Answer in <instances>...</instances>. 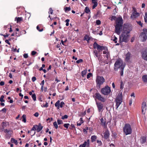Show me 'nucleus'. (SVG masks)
<instances>
[{"instance_id":"nucleus-1","label":"nucleus","mask_w":147,"mask_h":147,"mask_svg":"<svg viewBox=\"0 0 147 147\" xmlns=\"http://www.w3.org/2000/svg\"><path fill=\"white\" fill-rule=\"evenodd\" d=\"M115 23V31L116 33L119 35L121 32L123 23V20L122 17H119L117 18Z\"/></svg>"},{"instance_id":"nucleus-2","label":"nucleus","mask_w":147,"mask_h":147,"mask_svg":"<svg viewBox=\"0 0 147 147\" xmlns=\"http://www.w3.org/2000/svg\"><path fill=\"white\" fill-rule=\"evenodd\" d=\"M125 66L123 65V61L120 59H118L115 62L114 67V69L115 71H117L119 68L124 67Z\"/></svg>"},{"instance_id":"nucleus-3","label":"nucleus","mask_w":147,"mask_h":147,"mask_svg":"<svg viewBox=\"0 0 147 147\" xmlns=\"http://www.w3.org/2000/svg\"><path fill=\"white\" fill-rule=\"evenodd\" d=\"M123 131L125 135L131 134L132 130L130 125L128 123L125 124L123 128Z\"/></svg>"},{"instance_id":"nucleus-4","label":"nucleus","mask_w":147,"mask_h":147,"mask_svg":"<svg viewBox=\"0 0 147 147\" xmlns=\"http://www.w3.org/2000/svg\"><path fill=\"white\" fill-rule=\"evenodd\" d=\"M129 37V34L122 32L119 37V43L122 42H127Z\"/></svg>"},{"instance_id":"nucleus-5","label":"nucleus","mask_w":147,"mask_h":147,"mask_svg":"<svg viewBox=\"0 0 147 147\" xmlns=\"http://www.w3.org/2000/svg\"><path fill=\"white\" fill-rule=\"evenodd\" d=\"M96 86L100 87L101 85H102L105 82V79L102 76H98L96 77Z\"/></svg>"},{"instance_id":"nucleus-6","label":"nucleus","mask_w":147,"mask_h":147,"mask_svg":"<svg viewBox=\"0 0 147 147\" xmlns=\"http://www.w3.org/2000/svg\"><path fill=\"white\" fill-rule=\"evenodd\" d=\"M132 29L131 25L128 24H124L123 27V32L129 34Z\"/></svg>"},{"instance_id":"nucleus-7","label":"nucleus","mask_w":147,"mask_h":147,"mask_svg":"<svg viewBox=\"0 0 147 147\" xmlns=\"http://www.w3.org/2000/svg\"><path fill=\"white\" fill-rule=\"evenodd\" d=\"M122 93H121L120 94H118L115 100L116 103L115 105L116 109H117L119 105L121 104L122 102Z\"/></svg>"},{"instance_id":"nucleus-8","label":"nucleus","mask_w":147,"mask_h":147,"mask_svg":"<svg viewBox=\"0 0 147 147\" xmlns=\"http://www.w3.org/2000/svg\"><path fill=\"white\" fill-rule=\"evenodd\" d=\"M111 91L110 88L107 86L102 88L101 90V92L104 95H108Z\"/></svg>"},{"instance_id":"nucleus-9","label":"nucleus","mask_w":147,"mask_h":147,"mask_svg":"<svg viewBox=\"0 0 147 147\" xmlns=\"http://www.w3.org/2000/svg\"><path fill=\"white\" fill-rule=\"evenodd\" d=\"M147 29H143V32L141 33L140 36V38L142 41L144 42L147 39Z\"/></svg>"},{"instance_id":"nucleus-10","label":"nucleus","mask_w":147,"mask_h":147,"mask_svg":"<svg viewBox=\"0 0 147 147\" xmlns=\"http://www.w3.org/2000/svg\"><path fill=\"white\" fill-rule=\"evenodd\" d=\"M93 46L94 49H97V50H98V53H99L103 50H105V49L107 48L106 46H103L100 45L96 42H94Z\"/></svg>"},{"instance_id":"nucleus-11","label":"nucleus","mask_w":147,"mask_h":147,"mask_svg":"<svg viewBox=\"0 0 147 147\" xmlns=\"http://www.w3.org/2000/svg\"><path fill=\"white\" fill-rule=\"evenodd\" d=\"M93 97L95 99H96L102 102H105L106 100V99L102 96L98 92L96 93L95 95L93 96Z\"/></svg>"},{"instance_id":"nucleus-12","label":"nucleus","mask_w":147,"mask_h":147,"mask_svg":"<svg viewBox=\"0 0 147 147\" xmlns=\"http://www.w3.org/2000/svg\"><path fill=\"white\" fill-rule=\"evenodd\" d=\"M4 132L6 134L5 137L6 138L9 139L11 137L12 134L13 133V131L12 130H9L7 129H4Z\"/></svg>"},{"instance_id":"nucleus-13","label":"nucleus","mask_w":147,"mask_h":147,"mask_svg":"<svg viewBox=\"0 0 147 147\" xmlns=\"http://www.w3.org/2000/svg\"><path fill=\"white\" fill-rule=\"evenodd\" d=\"M141 54L142 58L147 61V49L142 51L141 52Z\"/></svg>"},{"instance_id":"nucleus-14","label":"nucleus","mask_w":147,"mask_h":147,"mask_svg":"<svg viewBox=\"0 0 147 147\" xmlns=\"http://www.w3.org/2000/svg\"><path fill=\"white\" fill-rule=\"evenodd\" d=\"M103 137L105 139L107 140L109 138V135L110 133L108 129H106L104 133H103Z\"/></svg>"},{"instance_id":"nucleus-15","label":"nucleus","mask_w":147,"mask_h":147,"mask_svg":"<svg viewBox=\"0 0 147 147\" xmlns=\"http://www.w3.org/2000/svg\"><path fill=\"white\" fill-rule=\"evenodd\" d=\"M96 105L98 112H100L103 108V104L100 102H96Z\"/></svg>"},{"instance_id":"nucleus-16","label":"nucleus","mask_w":147,"mask_h":147,"mask_svg":"<svg viewBox=\"0 0 147 147\" xmlns=\"http://www.w3.org/2000/svg\"><path fill=\"white\" fill-rule=\"evenodd\" d=\"M146 109V104L145 102H143L142 103V113L144 114L145 113V111Z\"/></svg>"},{"instance_id":"nucleus-17","label":"nucleus","mask_w":147,"mask_h":147,"mask_svg":"<svg viewBox=\"0 0 147 147\" xmlns=\"http://www.w3.org/2000/svg\"><path fill=\"white\" fill-rule=\"evenodd\" d=\"M101 122V125L103 126L105 128H107V124L106 123V121H104L103 118H102L100 119Z\"/></svg>"},{"instance_id":"nucleus-18","label":"nucleus","mask_w":147,"mask_h":147,"mask_svg":"<svg viewBox=\"0 0 147 147\" xmlns=\"http://www.w3.org/2000/svg\"><path fill=\"white\" fill-rule=\"evenodd\" d=\"M131 54L130 53L128 52L125 55V60L127 62H128L131 57Z\"/></svg>"},{"instance_id":"nucleus-19","label":"nucleus","mask_w":147,"mask_h":147,"mask_svg":"<svg viewBox=\"0 0 147 147\" xmlns=\"http://www.w3.org/2000/svg\"><path fill=\"white\" fill-rule=\"evenodd\" d=\"M92 3L94 4L92 6V8L93 9L98 5V0H92Z\"/></svg>"},{"instance_id":"nucleus-20","label":"nucleus","mask_w":147,"mask_h":147,"mask_svg":"<svg viewBox=\"0 0 147 147\" xmlns=\"http://www.w3.org/2000/svg\"><path fill=\"white\" fill-rule=\"evenodd\" d=\"M43 127V126L41 125L40 123H39L38 125H37V127L36 129L37 132H38L41 131Z\"/></svg>"},{"instance_id":"nucleus-21","label":"nucleus","mask_w":147,"mask_h":147,"mask_svg":"<svg viewBox=\"0 0 147 147\" xmlns=\"http://www.w3.org/2000/svg\"><path fill=\"white\" fill-rule=\"evenodd\" d=\"M141 140L140 141L141 144L144 143L146 141V138L144 136H142L141 137Z\"/></svg>"},{"instance_id":"nucleus-22","label":"nucleus","mask_w":147,"mask_h":147,"mask_svg":"<svg viewBox=\"0 0 147 147\" xmlns=\"http://www.w3.org/2000/svg\"><path fill=\"white\" fill-rule=\"evenodd\" d=\"M97 138V136L95 135H93L91 136V139L92 142H94L95 141Z\"/></svg>"},{"instance_id":"nucleus-23","label":"nucleus","mask_w":147,"mask_h":147,"mask_svg":"<svg viewBox=\"0 0 147 147\" xmlns=\"http://www.w3.org/2000/svg\"><path fill=\"white\" fill-rule=\"evenodd\" d=\"M111 40H113L115 43H117V38L115 35L112 36Z\"/></svg>"},{"instance_id":"nucleus-24","label":"nucleus","mask_w":147,"mask_h":147,"mask_svg":"<svg viewBox=\"0 0 147 147\" xmlns=\"http://www.w3.org/2000/svg\"><path fill=\"white\" fill-rule=\"evenodd\" d=\"M132 16L135 18L139 16V13L136 12H133Z\"/></svg>"},{"instance_id":"nucleus-25","label":"nucleus","mask_w":147,"mask_h":147,"mask_svg":"<svg viewBox=\"0 0 147 147\" xmlns=\"http://www.w3.org/2000/svg\"><path fill=\"white\" fill-rule=\"evenodd\" d=\"M142 79L144 82H147V75H144L142 77Z\"/></svg>"},{"instance_id":"nucleus-26","label":"nucleus","mask_w":147,"mask_h":147,"mask_svg":"<svg viewBox=\"0 0 147 147\" xmlns=\"http://www.w3.org/2000/svg\"><path fill=\"white\" fill-rule=\"evenodd\" d=\"M11 142L12 143H14L16 145H17L18 144V142L17 140H16L15 139L13 138H11Z\"/></svg>"},{"instance_id":"nucleus-27","label":"nucleus","mask_w":147,"mask_h":147,"mask_svg":"<svg viewBox=\"0 0 147 147\" xmlns=\"http://www.w3.org/2000/svg\"><path fill=\"white\" fill-rule=\"evenodd\" d=\"M60 101L58 100L55 104V106L57 107V109L59 108Z\"/></svg>"},{"instance_id":"nucleus-28","label":"nucleus","mask_w":147,"mask_h":147,"mask_svg":"<svg viewBox=\"0 0 147 147\" xmlns=\"http://www.w3.org/2000/svg\"><path fill=\"white\" fill-rule=\"evenodd\" d=\"M44 80H43L42 81H41V83H40V85H42L41 88V91L42 92H43V88H44Z\"/></svg>"},{"instance_id":"nucleus-29","label":"nucleus","mask_w":147,"mask_h":147,"mask_svg":"<svg viewBox=\"0 0 147 147\" xmlns=\"http://www.w3.org/2000/svg\"><path fill=\"white\" fill-rule=\"evenodd\" d=\"M71 8L70 7H66L64 8V10L65 12H68L71 10Z\"/></svg>"},{"instance_id":"nucleus-30","label":"nucleus","mask_w":147,"mask_h":147,"mask_svg":"<svg viewBox=\"0 0 147 147\" xmlns=\"http://www.w3.org/2000/svg\"><path fill=\"white\" fill-rule=\"evenodd\" d=\"M16 19H17L16 21H17V23L20 22L21 21H22L23 20V18L22 17H18V18L16 17L15 18V20H16Z\"/></svg>"},{"instance_id":"nucleus-31","label":"nucleus","mask_w":147,"mask_h":147,"mask_svg":"<svg viewBox=\"0 0 147 147\" xmlns=\"http://www.w3.org/2000/svg\"><path fill=\"white\" fill-rule=\"evenodd\" d=\"M124 67H121L120 69V74L121 76H122L123 75V70L124 69Z\"/></svg>"},{"instance_id":"nucleus-32","label":"nucleus","mask_w":147,"mask_h":147,"mask_svg":"<svg viewBox=\"0 0 147 147\" xmlns=\"http://www.w3.org/2000/svg\"><path fill=\"white\" fill-rule=\"evenodd\" d=\"M85 12L86 13H88L90 12V10L88 7H85Z\"/></svg>"},{"instance_id":"nucleus-33","label":"nucleus","mask_w":147,"mask_h":147,"mask_svg":"<svg viewBox=\"0 0 147 147\" xmlns=\"http://www.w3.org/2000/svg\"><path fill=\"white\" fill-rule=\"evenodd\" d=\"M90 40V38L89 36L87 35H86L84 38V40H86L87 41H88Z\"/></svg>"},{"instance_id":"nucleus-34","label":"nucleus","mask_w":147,"mask_h":147,"mask_svg":"<svg viewBox=\"0 0 147 147\" xmlns=\"http://www.w3.org/2000/svg\"><path fill=\"white\" fill-rule=\"evenodd\" d=\"M53 125L56 129H57L58 128V126L57 123L56 121L53 123Z\"/></svg>"},{"instance_id":"nucleus-35","label":"nucleus","mask_w":147,"mask_h":147,"mask_svg":"<svg viewBox=\"0 0 147 147\" xmlns=\"http://www.w3.org/2000/svg\"><path fill=\"white\" fill-rule=\"evenodd\" d=\"M37 127V125H34L33 126V127H32V129L30 130V131H33V130H36V128Z\"/></svg>"},{"instance_id":"nucleus-36","label":"nucleus","mask_w":147,"mask_h":147,"mask_svg":"<svg viewBox=\"0 0 147 147\" xmlns=\"http://www.w3.org/2000/svg\"><path fill=\"white\" fill-rule=\"evenodd\" d=\"M22 117L23 119L22 121L24 123H26V115H23L22 116Z\"/></svg>"},{"instance_id":"nucleus-37","label":"nucleus","mask_w":147,"mask_h":147,"mask_svg":"<svg viewBox=\"0 0 147 147\" xmlns=\"http://www.w3.org/2000/svg\"><path fill=\"white\" fill-rule=\"evenodd\" d=\"M86 71L85 70H83L82 72V77H84L86 74Z\"/></svg>"},{"instance_id":"nucleus-38","label":"nucleus","mask_w":147,"mask_h":147,"mask_svg":"<svg viewBox=\"0 0 147 147\" xmlns=\"http://www.w3.org/2000/svg\"><path fill=\"white\" fill-rule=\"evenodd\" d=\"M32 97L34 100L35 101L36 100V95L35 94H32Z\"/></svg>"},{"instance_id":"nucleus-39","label":"nucleus","mask_w":147,"mask_h":147,"mask_svg":"<svg viewBox=\"0 0 147 147\" xmlns=\"http://www.w3.org/2000/svg\"><path fill=\"white\" fill-rule=\"evenodd\" d=\"M4 97V96L3 95H2L1 97L0 98V101L1 102H4L5 101V100L3 99Z\"/></svg>"},{"instance_id":"nucleus-40","label":"nucleus","mask_w":147,"mask_h":147,"mask_svg":"<svg viewBox=\"0 0 147 147\" xmlns=\"http://www.w3.org/2000/svg\"><path fill=\"white\" fill-rule=\"evenodd\" d=\"M97 143H98V146H101L102 144V143L100 140H97Z\"/></svg>"},{"instance_id":"nucleus-41","label":"nucleus","mask_w":147,"mask_h":147,"mask_svg":"<svg viewBox=\"0 0 147 147\" xmlns=\"http://www.w3.org/2000/svg\"><path fill=\"white\" fill-rule=\"evenodd\" d=\"M69 125V123H65L63 125L64 127H65L67 129L68 128Z\"/></svg>"},{"instance_id":"nucleus-42","label":"nucleus","mask_w":147,"mask_h":147,"mask_svg":"<svg viewBox=\"0 0 147 147\" xmlns=\"http://www.w3.org/2000/svg\"><path fill=\"white\" fill-rule=\"evenodd\" d=\"M57 122L58 125H60L63 123V121L61 120L57 119Z\"/></svg>"},{"instance_id":"nucleus-43","label":"nucleus","mask_w":147,"mask_h":147,"mask_svg":"<svg viewBox=\"0 0 147 147\" xmlns=\"http://www.w3.org/2000/svg\"><path fill=\"white\" fill-rule=\"evenodd\" d=\"M49 13L52 14L53 13V10L51 8H49Z\"/></svg>"},{"instance_id":"nucleus-44","label":"nucleus","mask_w":147,"mask_h":147,"mask_svg":"<svg viewBox=\"0 0 147 147\" xmlns=\"http://www.w3.org/2000/svg\"><path fill=\"white\" fill-rule=\"evenodd\" d=\"M98 52L96 50H94V53L97 57H98Z\"/></svg>"},{"instance_id":"nucleus-45","label":"nucleus","mask_w":147,"mask_h":147,"mask_svg":"<svg viewBox=\"0 0 147 147\" xmlns=\"http://www.w3.org/2000/svg\"><path fill=\"white\" fill-rule=\"evenodd\" d=\"M123 82L122 81H121L120 82V88L121 89H123Z\"/></svg>"},{"instance_id":"nucleus-46","label":"nucleus","mask_w":147,"mask_h":147,"mask_svg":"<svg viewBox=\"0 0 147 147\" xmlns=\"http://www.w3.org/2000/svg\"><path fill=\"white\" fill-rule=\"evenodd\" d=\"M92 75L91 73H89L87 75V79L89 78L90 77L92 76Z\"/></svg>"},{"instance_id":"nucleus-47","label":"nucleus","mask_w":147,"mask_h":147,"mask_svg":"<svg viewBox=\"0 0 147 147\" xmlns=\"http://www.w3.org/2000/svg\"><path fill=\"white\" fill-rule=\"evenodd\" d=\"M83 62V60L82 59H80L79 60H77L76 61V63L78 64L82 63Z\"/></svg>"},{"instance_id":"nucleus-48","label":"nucleus","mask_w":147,"mask_h":147,"mask_svg":"<svg viewBox=\"0 0 147 147\" xmlns=\"http://www.w3.org/2000/svg\"><path fill=\"white\" fill-rule=\"evenodd\" d=\"M144 20L146 22H147V13H145V16H144Z\"/></svg>"},{"instance_id":"nucleus-49","label":"nucleus","mask_w":147,"mask_h":147,"mask_svg":"<svg viewBox=\"0 0 147 147\" xmlns=\"http://www.w3.org/2000/svg\"><path fill=\"white\" fill-rule=\"evenodd\" d=\"M65 104L64 102L63 101H61L60 104V106L61 108H62L63 107V105Z\"/></svg>"},{"instance_id":"nucleus-50","label":"nucleus","mask_w":147,"mask_h":147,"mask_svg":"<svg viewBox=\"0 0 147 147\" xmlns=\"http://www.w3.org/2000/svg\"><path fill=\"white\" fill-rule=\"evenodd\" d=\"M68 118V116L67 115H65L64 116L62 117L61 119H67Z\"/></svg>"},{"instance_id":"nucleus-51","label":"nucleus","mask_w":147,"mask_h":147,"mask_svg":"<svg viewBox=\"0 0 147 147\" xmlns=\"http://www.w3.org/2000/svg\"><path fill=\"white\" fill-rule=\"evenodd\" d=\"M36 29L40 32H42L43 30V28L40 29L39 27L38 26L36 27Z\"/></svg>"},{"instance_id":"nucleus-52","label":"nucleus","mask_w":147,"mask_h":147,"mask_svg":"<svg viewBox=\"0 0 147 147\" xmlns=\"http://www.w3.org/2000/svg\"><path fill=\"white\" fill-rule=\"evenodd\" d=\"M2 127L4 128V127H6L7 126V123L4 122H2Z\"/></svg>"},{"instance_id":"nucleus-53","label":"nucleus","mask_w":147,"mask_h":147,"mask_svg":"<svg viewBox=\"0 0 147 147\" xmlns=\"http://www.w3.org/2000/svg\"><path fill=\"white\" fill-rule=\"evenodd\" d=\"M49 17L50 18V20H54V19H55L58 18L57 17H53V18H52L51 17L50 15H49Z\"/></svg>"},{"instance_id":"nucleus-54","label":"nucleus","mask_w":147,"mask_h":147,"mask_svg":"<svg viewBox=\"0 0 147 147\" xmlns=\"http://www.w3.org/2000/svg\"><path fill=\"white\" fill-rule=\"evenodd\" d=\"M96 23L97 25H99L101 24V22L100 20H98L96 21Z\"/></svg>"},{"instance_id":"nucleus-55","label":"nucleus","mask_w":147,"mask_h":147,"mask_svg":"<svg viewBox=\"0 0 147 147\" xmlns=\"http://www.w3.org/2000/svg\"><path fill=\"white\" fill-rule=\"evenodd\" d=\"M138 24L140 26H141V27H142V23L141 21H139L138 22H137Z\"/></svg>"},{"instance_id":"nucleus-56","label":"nucleus","mask_w":147,"mask_h":147,"mask_svg":"<svg viewBox=\"0 0 147 147\" xmlns=\"http://www.w3.org/2000/svg\"><path fill=\"white\" fill-rule=\"evenodd\" d=\"M24 57L25 58H27L28 57V54H24L23 55Z\"/></svg>"},{"instance_id":"nucleus-57","label":"nucleus","mask_w":147,"mask_h":147,"mask_svg":"<svg viewBox=\"0 0 147 147\" xmlns=\"http://www.w3.org/2000/svg\"><path fill=\"white\" fill-rule=\"evenodd\" d=\"M37 53V52L35 51H33L31 52V54L32 55H35Z\"/></svg>"},{"instance_id":"nucleus-58","label":"nucleus","mask_w":147,"mask_h":147,"mask_svg":"<svg viewBox=\"0 0 147 147\" xmlns=\"http://www.w3.org/2000/svg\"><path fill=\"white\" fill-rule=\"evenodd\" d=\"M48 104L47 102H46V104L45 105H43V107H48Z\"/></svg>"},{"instance_id":"nucleus-59","label":"nucleus","mask_w":147,"mask_h":147,"mask_svg":"<svg viewBox=\"0 0 147 147\" xmlns=\"http://www.w3.org/2000/svg\"><path fill=\"white\" fill-rule=\"evenodd\" d=\"M32 81L33 82H34L36 80V79L35 77H32Z\"/></svg>"},{"instance_id":"nucleus-60","label":"nucleus","mask_w":147,"mask_h":147,"mask_svg":"<svg viewBox=\"0 0 147 147\" xmlns=\"http://www.w3.org/2000/svg\"><path fill=\"white\" fill-rule=\"evenodd\" d=\"M87 143V147H89V139H88L87 141H86Z\"/></svg>"},{"instance_id":"nucleus-61","label":"nucleus","mask_w":147,"mask_h":147,"mask_svg":"<svg viewBox=\"0 0 147 147\" xmlns=\"http://www.w3.org/2000/svg\"><path fill=\"white\" fill-rule=\"evenodd\" d=\"M5 84L4 82L3 81H1L0 82V85L1 86H3Z\"/></svg>"},{"instance_id":"nucleus-62","label":"nucleus","mask_w":147,"mask_h":147,"mask_svg":"<svg viewBox=\"0 0 147 147\" xmlns=\"http://www.w3.org/2000/svg\"><path fill=\"white\" fill-rule=\"evenodd\" d=\"M86 145L85 144H82L80 145L79 147H86Z\"/></svg>"},{"instance_id":"nucleus-63","label":"nucleus","mask_w":147,"mask_h":147,"mask_svg":"<svg viewBox=\"0 0 147 147\" xmlns=\"http://www.w3.org/2000/svg\"><path fill=\"white\" fill-rule=\"evenodd\" d=\"M34 115L36 117H38L39 115V113L38 112H36L34 114Z\"/></svg>"},{"instance_id":"nucleus-64","label":"nucleus","mask_w":147,"mask_h":147,"mask_svg":"<svg viewBox=\"0 0 147 147\" xmlns=\"http://www.w3.org/2000/svg\"><path fill=\"white\" fill-rule=\"evenodd\" d=\"M5 42L9 45H10V43L9 42V40H5Z\"/></svg>"}]
</instances>
